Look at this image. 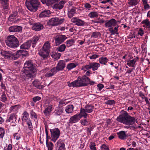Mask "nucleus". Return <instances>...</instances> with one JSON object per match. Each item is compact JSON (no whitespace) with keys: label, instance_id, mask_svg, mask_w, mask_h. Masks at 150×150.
Here are the masks:
<instances>
[{"label":"nucleus","instance_id":"obj_60","mask_svg":"<svg viewBox=\"0 0 150 150\" xmlns=\"http://www.w3.org/2000/svg\"><path fill=\"white\" fill-rule=\"evenodd\" d=\"M84 6L86 8L88 9V10H90L91 7V5L88 3H85L84 4Z\"/></svg>","mask_w":150,"mask_h":150},{"label":"nucleus","instance_id":"obj_58","mask_svg":"<svg viewBox=\"0 0 150 150\" xmlns=\"http://www.w3.org/2000/svg\"><path fill=\"white\" fill-rule=\"evenodd\" d=\"M4 129L2 128H0V138H2L4 136Z\"/></svg>","mask_w":150,"mask_h":150},{"label":"nucleus","instance_id":"obj_39","mask_svg":"<svg viewBox=\"0 0 150 150\" xmlns=\"http://www.w3.org/2000/svg\"><path fill=\"white\" fill-rule=\"evenodd\" d=\"M139 2L138 0H129L128 4L130 6H133L136 5Z\"/></svg>","mask_w":150,"mask_h":150},{"label":"nucleus","instance_id":"obj_46","mask_svg":"<svg viewBox=\"0 0 150 150\" xmlns=\"http://www.w3.org/2000/svg\"><path fill=\"white\" fill-rule=\"evenodd\" d=\"M19 108H20L19 105H15L11 107L10 108V110L11 112H15L17 111Z\"/></svg>","mask_w":150,"mask_h":150},{"label":"nucleus","instance_id":"obj_9","mask_svg":"<svg viewBox=\"0 0 150 150\" xmlns=\"http://www.w3.org/2000/svg\"><path fill=\"white\" fill-rule=\"evenodd\" d=\"M67 39V37L62 35H57L54 38L55 43L56 46L59 45Z\"/></svg>","mask_w":150,"mask_h":150},{"label":"nucleus","instance_id":"obj_26","mask_svg":"<svg viewBox=\"0 0 150 150\" xmlns=\"http://www.w3.org/2000/svg\"><path fill=\"white\" fill-rule=\"evenodd\" d=\"M57 146L59 147L58 150H65V145L63 141L59 139L57 141Z\"/></svg>","mask_w":150,"mask_h":150},{"label":"nucleus","instance_id":"obj_57","mask_svg":"<svg viewBox=\"0 0 150 150\" xmlns=\"http://www.w3.org/2000/svg\"><path fill=\"white\" fill-rule=\"evenodd\" d=\"M23 50H20L16 52V55H18V57L22 56V54L23 52Z\"/></svg>","mask_w":150,"mask_h":150},{"label":"nucleus","instance_id":"obj_45","mask_svg":"<svg viewBox=\"0 0 150 150\" xmlns=\"http://www.w3.org/2000/svg\"><path fill=\"white\" fill-rule=\"evenodd\" d=\"M74 40L73 39H70L67 40L66 42L67 46L69 47L72 46L74 42Z\"/></svg>","mask_w":150,"mask_h":150},{"label":"nucleus","instance_id":"obj_28","mask_svg":"<svg viewBox=\"0 0 150 150\" xmlns=\"http://www.w3.org/2000/svg\"><path fill=\"white\" fill-rule=\"evenodd\" d=\"M33 84L34 86L39 89H41L44 87L41 84L40 82L38 80H34L33 82Z\"/></svg>","mask_w":150,"mask_h":150},{"label":"nucleus","instance_id":"obj_44","mask_svg":"<svg viewBox=\"0 0 150 150\" xmlns=\"http://www.w3.org/2000/svg\"><path fill=\"white\" fill-rule=\"evenodd\" d=\"M77 65V64H76L74 63H69L67 64V68L69 70L75 67Z\"/></svg>","mask_w":150,"mask_h":150},{"label":"nucleus","instance_id":"obj_11","mask_svg":"<svg viewBox=\"0 0 150 150\" xmlns=\"http://www.w3.org/2000/svg\"><path fill=\"white\" fill-rule=\"evenodd\" d=\"M81 115V112H80L79 114H76L71 116L69 120V123L73 124L78 122L81 117H83Z\"/></svg>","mask_w":150,"mask_h":150},{"label":"nucleus","instance_id":"obj_54","mask_svg":"<svg viewBox=\"0 0 150 150\" xmlns=\"http://www.w3.org/2000/svg\"><path fill=\"white\" fill-rule=\"evenodd\" d=\"M59 0H48L47 4L49 5H51L53 3L57 2Z\"/></svg>","mask_w":150,"mask_h":150},{"label":"nucleus","instance_id":"obj_14","mask_svg":"<svg viewBox=\"0 0 150 150\" xmlns=\"http://www.w3.org/2000/svg\"><path fill=\"white\" fill-rule=\"evenodd\" d=\"M22 27L16 25L10 27L8 30L10 32H20L22 31Z\"/></svg>","mask_w":150,"mask_h":150},{"label":"nucleus","instance_id":"obj_37","mask_svg":"<svg viewBox=\"0 0 150 150\" xmlns=\"http://www.w3.org/2000/svg\"><path fill=\"white\" fill-rule=\"evenodd\" d=\"M16 120V117L15 114H11L8 119L9 122H12L15 123Z\"/></svg>","mask_w":150,"mask_h":150},{"label":"nucleus","instance_id":"obj_47","mask_svg":"<svg viewBox=\"0 0 150 150\" xmlns=\"http://www.w3.org/2000/svg\"><path fill=\"white\" fill-rule=\"evenodd\" d=\"M91 69V68L90 63H89L88 65H86L83 66L82 68V70L84 72H85Z\"/></svg>","mask_w":150,"mask_h":150},{"label":"nucleus","instance_id":"obj_38","mask_svg":"<svg viewBox=\"0 0 150 150\" xmlns=\"http://www.w3.org/2000/svg\"><path fill=\"white\" fill-rule=\"evenodd\" d=\"M61 55V54L59 53H53L51 55V57L54 58L55 60H57L59 59Z\"/></svg>","mask_w":150,"mask_h":150},{"label":"nucleus","instance_id":"obj_29","mask_svg":"<svg viewBox=\"0 0 150 150\" xmlns=\"http://www.w3.org/2000/svg\"><path fill=\"white\" fill-rule=\"evenodd\" d=\"M91 69H92L93 71L97 70L98 67L100 66V64L96 62L90 63Z\"/></svg>","mask_w":150,"mask_h":150},{"label":"nucleus","instance_id":"obj_62","mask_svg":"<svg viewBox=\"0 0 150 150\" xmlns=\"http://www.w3.org/2000/svg\"><path fill=\"white\" fill-rule=\"evenodd\" d=\"M99 56V55H98L96 54H93L91 56H89V57L90 59H95L98 58Z\"/></svg>","mask_w":150,"mask_h":150},{"label":"nucleus","instance_id":"obj_27","mask_svg":"<svg viewBox=\"0 0 150 150\" xmlns=\"http://www.w3.org/2000/svg\"><path fill=\"white\" fill-rule=\"evenodd\" d=\"M137 61V59L135 58L130 59L127 61V64L130 67H134Z\"/></svg>","mask_w":150,"mask_h":150},{"label":"nucleus","instance_id":"obj_32","mask_svg":"<svg viewBox=\"0 0 150 150\" xmlns=\"http://www.w3.org/2000/svg\"><path fill=\"white\" fill-rule=\"evenodd\" d=\"M141 23L144 25V27L148 28H150V21H149V20L147 19L144 20L142 21Z\"/></svg>","mask_w":150,"mask_h":150},{"label":"nucleus","instance_id":"obj_20","mask_svg":"<svg viewBox=\"0 0 150 150\" xmlns=\"http://www.w3.org/2000/svg\"><path fill=\"white\" fill-rule=\"evenodd\" d=\"M51 12L48 10H45L43 11L39 14V16L40 18H43L48 17L50 16Z\"/></svg>","mask_w":150,"mask_h":150},{"label":"nucleus","instance_id":"obj_18","mask_svg":"<svg viewBox=\"0 0 150 150\" xmlns=\"http://www.w3.org/2000/svg\"><path fill=\"white\" fill-rule=\"evenodd\" d=\"M66 2L65 1H61L59 3L55 4L53 5V8L57 9H61L63 8L64 5Z\"/></svg>","mask_w":150,"mask_h":150},{"label":"nucleus","instance_id":"obj_48","mask_svg":"<svg viewBox=\"0 0 150 150\" xmlns=\"http://www.w3.org/2000/svg\"><path fill=\"white\" fill-rule=\"evenodd\" d=\"M25 122H26V123L27 124L28 128L30 129V130H32L33 126L31 120H28L27 121H26Z\"/></svg>","mask_w":150,"mask_h":150},{"label":"nucleus","instance_id":"obj_24","mask_svg":"<svg viewBox=\"0 0 150 150\" xmlns=\"http://www.w3.org/2000/svg\"><path fill=\"white\" fill-rule=\"evenodd\" d=\"M52 105H51L48 106L43 111L44 115L46 116H49L52 111Z\"/></svg>","mask_w":150,"mask_h":150},{"label":"nucleus","instance_id":"obj_55","mask_svg":"<svg viewBox=\"0 0 150 150\" xmlns=\"http://www.w3.org/2000/svg\"><path fill=\"white\" fill-rule=\"evenodd\" d=\"M100 148L101 150H109L108 146L104 144L102 145Z\"/></svg>","mask_w":150,"mask_h":150},{"label":"nucleus","instance_id":"obj_25","mask_svg":"<svg viewBox=\"0 0 150 150\" xmlns=\"http://www.w3.org/2000/svg\"><path fill=\"white\" fill-rule=\"evenodd\" d=\"M31 43V41L30 40H29L21 45L20 46V48L21 49H28L30 47Z\"/></svg>","mask_w":150,"mask_h":150},{"label":"nucleus","instance_id":"obj_49","mask_svg":"<svg viewBox=\"0 0 150 150\" xmlns=\"http://www.w3.org/2000/svg\"><path fill=\"white\" fill-rule=\"evenodd\" d=\"M30 115L32 117V118L35 119H35H37V115L35 112L33 111V110H31Z\"/></svg>","mask_w":150,"mask_h":150},{"label":"nucleus","instance_id":"obj_41","mask_svg":"<svg viewBox=\"0 0 150 150\" xmlns=\"http://www.w3.org/2000/svg\"><path fill=\"white\" fill-rule=\"evenodd\" d=\"M66 48V45L65 44H62L57 48V51L62 52L64 51Z\"/></svg>","mask_w":150,"mask_h":150},{"label":"nucleus","instance_id":"obj_52","mask_svg":"<svg viewBox=\"0 0 150 150\" xmlns=\"http://www.w3.org/2000/svg\"><path fill=\"white\" fill-rule=\"evenodd\" d=\"M91 35V37L97 38L100 36V34L98 32H95L93 33Z\"/></svg>","mask_w":150,"mask_h":150},{"label":"nucleus","instance_id":"obj_21","mask_svg":"<svg viewBox=\"0 0 150 150\" xmlns=\"http://www.w3.org/2000/svg\"><path fill=\"white\" fill-rule=\"evenodd\" d=\"M32 28V29L36 31H38L41 30L43 28V26L40 23H35L33 24Z\"/></svg>","mask_w":150,"mask_h":150},{"label":"nucleus","instance_id":"obj_30","mask_svg":"<svg viewBox=\"0 0 150 150\" xmlns=\"http://www.w3.org/2000/svg\"><path fill=\"white\" fill-rule=\"evenodd\" d=\"M51 48L50 44L48 41H47L44 44L42 49L46 51L49 52L50 49Z\"/></svg>","mask_w":150,"mask_h":150},{"label":"nucleus","instance_id":"obj_4","mask_svg":"<svg viewBox=\"0 0 150 150\" xmlns=\"http://www.w3.org/2000/svg\"><path fill=\"white\" fill-rule=\"evenodd\" d=\"M25 4L27 8L30 11L35 12L37 10L40 5L38 0H26Z\"/></svg>","mask_w":150,"mask_h":150},{"label":"nucleus","instance_id":"obj_56","mask_svg":"<svg viewBox=\"0 0 150 150\" xmlns=\"http://www.w3.org/2000/svg\"><path fill=\"white\" fill-rule=\"evenodd\" d=\"M15 139L17 140L21 138V135L18 133H16L14 134L13 135Z\"/></svg>","mask_w":150,"mask_h":150},{"label":"nucleus","instance_id":"obj_8","mask_svg":"<svg viewBox=\"0 0 150 150\" xmlns=\"http://www.w3.org/2000/svg\"><path fill=\"white\" fill-rule=\"evenodd\" d=\"M50 132L51 133L52 141L55 142L59 138L60 132L58 128H55L50 129Z\"/></svg>","mask_w":150,"mask_h":150},{"label":"nucleus","instance_id":"obj_51","mask_svg":"<svg viewBox=\"0 0 150 150\" xmlns=\"http://www.w3.org/2000/svg\"><path fill=\"white\" fill-rule=\"evenodd\" d=\"M1 101L4 102L7 100V98L5 94L3 93L1 95Z\"/></svg>","mask_w":150,"mask_h":150},{"label":"nucleus","instance_id":"obj_23","mask_svg":"<svg viewBox=\"0 0 150 150\" xmlns=\"http://www.w3.org/2000/svg\"><path fill=\"white\" fill-rule=\"evenodd\" d=\"M57 70L55 68H53L46 73L45 76L50 77L52 76L57 72Z\"/></svg>","mask_w":150,"mask_h":150},{"label":"nucleus","instance_id":"obj_5","mask_svg":"<svg viewBox=\"0 0 150 150\" xmlns=\"http://www.w3.org/2000/svg\"><path fill=\"white\" fill-rule=\"evenodd\" d=\"M94 107L91 105H86L84 108H81L80 112L81 115L85 118H87L88 115L87 113H90L93 111Z\"/></svg>","mask_w":150,"mask_h":150},{"label":"nucleus","instance_id":"obj_59","mask_svg":"<svg viewBox=\"0 0 150 150\" xmlns=\"http://www.w3.org/2000/svg\"><path fill=\"white\" fill-rule=\"evenodd\" d=\"M41 97L39 96H36L33 97V100L35 103L37 101H38L40 100L41 99Z\"/></svg>","mask_w":150,"mask_h":150},{"label":"nucleus","instance_id":"obj_6","mask_svg":"<svg viewBox=\"0 0 150 150\" xmlns=\"http://www.w3.org/2000/svg\"><path fill=\"white\" fill-rule=\"evenodd\" d=\"M1 54L4 58L9 60H13L17 59L15 54L11 51L3 50L1 52Z\"/></svg>","mask_w":150,"mask_h":150},{"label":"nucleus","instance_id":"obj_63","mask_svg":"<svg viewBox=\"0 0 150 150\" xmlns=\"http://www.w3.org/2000/svg\"><path fill=\"white\" fill-rule=\"evenodd\" d=\"M66 104V103L64 100H61L59 102V106H62Z\"/></svg>","mask_w":150,"mask_h":150},{"label":"nucleus","instance_id":"obj_2","mask_svg":"<svg viewBox=\"0 0 150 150\" xmlns=\"http://www.w3.org/2000/svg\"><path fill=\"white\" fill-rule=\"evenodd\" d=\"M88 81H90V79L87 77L86 75H83L82 77H79L77 79L71 82H67V83L69 87H78L86 86L88 84Z\"/></svg>","mask_w":150,"mask_h":150},{"label":"nucleus","instance_id":"obj_64","mask_svg":"<svg viewBox=\"0 0 150 150\" xmlns=\"http://www.w3.org/2000/svg\"><path fill=\"white\" fill-rule=\"evenodd\" d=\"M97 87L98 90L100 91L104 87V86L103 84H99L97 85Z\"/></svg>","mask_w":150,"mask_h":150},{"label":"nucleus","instance_id":"obj_42","mask_svg":"<svg viewBox=\"0 0 150 150\" xmlns=\"http://www.w3.org/2000/svg\"><path fill=\"white\" fill-rule=\"evenodd\" d=\"M88 16L91 18L96 17L98 16V13L95 11H93L88 14Z\"/></svg>","mask_w":150,"mask_h":150},{"label":"nucleus","instance_id":"obj_10","mask_svg":"<svg viewBox=\"0 0 150 150\" xmlns=\"http://www.w3.org/2000/svg\"><path fill=\"white\" fill-rule=\"evenodd\" d=\"M128 115V114L126 111H124L123 113L117 117V120L125 124Z\"/></svg>","mask_w":150,"mask_h":150},{"label":"nucleus","instance_id":"obj_17","mask_svg":"<svg viewBox=\"0 0 150 150\" xmlns=\"http://www.w3.org/2000/svg\"><path fill=\"white\" fill-rule=\"evenodd\" d=\"M49 52L46 51L42 48L39 52V54L43 58V59H45L47 58L49 55Z\"/></svg>","mask_w":150,"mask_h":150},{"label":"nucleus","instance_id":"obj_3","mask_svg":"<svg viewBox=\"0 0 150 150\" xmlns=\"http://www.w3.org/2000/svg\"><path fill=\"white\" fill-rule=\"evenodd\" d=\"M5 42L7 46L10 48H16L19 46L18 40L13 35L8 36Z\"/></svg>","mask_w":150,"mask_h":150},{"label":"nucleus","instance_id":"obj_34","mask_svg":"<svg viewBox=\"0 0 150 150\" xmlns=\"http://www.w3.org/2000/svg\"><path fill=\"white\" fill-rule=\"evenodd\" d=\"M39 36H35L32 38L31 41V43L32 44V46L34 48L35 46V45L36 44L38 41L39 39Z\"/></svg>","mask_w":150,"mask_h":150},{"label":"nucleus","instance_id":"obj_43","mask_svg":"<svg viewBox=\"0 0 150 150\" xmlns=\"http://www.w3.org/2000/svg\"><path fill=\"white\" fill-rule=\"evenodd\" d=\"M48 140H46V144L48 148V150H52L53 144L51 142L48 143Z\"/></svg>","mask_w":150,"mask_h":150},{"label":"nucleus","instance_id":"obj_35","mask_svg":"<svg viewBox=\"0 0 150 150\" xmlns=\"http://www.w3.org/2000/svg\"><path fill=\"white\" fill-rule=\"evenodd\" d=\"M74 107L72 105H70L67 106L65 110L66 112L68 113H70L72 112Z\"/></svg>","mask_w":150,"mask_h":150},{"label":"nucleus","instance_id":"obj_13","mask_svg":"<svg viewBox=\"0 0 150 150\" xmlns=\"http://www.w3.org/2000/svg\"><path fill=\"white\" fill-rule=\"evenodd\" d=\"M71 21L72 22L74 23L75 25L79 26H83L85 23L84 21L76 17L73 18L72 19Z\"/></svg>","mask_w":150,"mask_h":150},{"label":"nucleus","instance_id":"obj_31","mask_svg":"<svg viewBox=\"0 0 150 150\" xmlns=\"http://www.w3.org/2000/svg\"><path fill=\"white\" fill-rule=\"evenodd\" d=\"M99 62L101 64L106 65L107 63L108 62V59L106 57H102L99 59Z\"/></svg>","mask_w":150,"mask_h":150},{"label":"nucleus","instance_id":"obj_33","mask_svg":"<svg viewBox=\"0 0 150 150\" xmlns=\"http://www.w3.org/2000/svg\"><path fill=\"white\" fill-rule=\"evenodd\" d=\"M22 115L23 117L22 120L23 122H25L26 121L29 120L28 119L29 114L27 111H24Z\"/></svg>","mask_w":150,"mask_h":150},{"label":"nucleus","instance_id":"obj_16","mask_svg":"<svg viewBox=\"0 0 150 150\" xmlns=\"http://www.w3.org/2000/svg\"><path fill=\"white\" fill-rule=\"evenodd\" d=\"M137 120L134 117H131L128 115L125 124L128 125H132L134 124Z\"/></svg>","mask_w":150,"mask_h":150},{"label":"nucleus","instance_id":"obj_22","mask_svg":"<svg viewBox=\"0 0 150 150\" xmlns=\"http://www.w3.org/2000/svg\"><path fill=\"white\" fill-rule=\"evenodd\" d=\"M63 109L62 107H57L54 112V115L55 116H59L60 115L63 113Z\"/></svg>","mask_w":150,"mask_h":150},{"label":"nucleus","instance_id":"obj_53","mask_svg":"<svg viewBox=\"0 0 150 150\" xmlns=\"http://www.w3.org/2000/svg\"><path fill=\"white\" fill-rule=\"evenodd\" d=\"M81 123L83 126H87L89 124L88 122L86 119L81 120Z\"/></svg>","mask_w":150,"mask_h":150},{"label":"nucleus","instance_id":"obj_50","mask_svg":"<svg viewBox=\"0 0 150 150\" xmlns=\"http://www.w3.org/2000/svg\"><path fill=\"white\" fill-rule=\"evenodd\" d=\"M96 144L94 142H91L89 145V147L91 150H96Z\"/></svg>","mask_w":150,"mask_h":150},{"label":"nucleus","instance_id":"obj_15","mask_svg":"<svg viewBox=\"0 0 150 150\" xmlns=\"http://www.w3.org/2000/svg\"><path fill=\"white\" fill-rule=\"evenodd\" d=\"M65 62L64 60L59 61L56 66L54 68H55L56 69L57 72L59 71L62 70L65 67Z\"/></svg>","mask_w":150,"mask_h":150},{"label":"nucleus","instance_id":"obj_19","mask_svg":"<svg viewBox=\"0 0 150 150\" xmlns=\"http://www.w3.org/2000/svg\"><path fill=\"white\" fill-rule=\"evenodd\" d=\"M117 22L114 19H112L105 23V26L107 27L115 26L117 25Z\"/></svg>","mask_w":150,"mask_h":150},{"label":"nucleus","instance_id":"obj_40","mask_svg":"<svg viewBox=\"0 0 150 150\" xmlns=\"http://www.w3.org/2000/svg\"><path fill=\"white\" fill-rule=\"evenodd\" d=\"M76 13L75 9L74 8H72L69 11L68 16L69 18H71L73 16L74 14Z\"/></svg>","mask_w":150,"mask_h":150},{"label":"nucleus","instance_id":"obj_7","mask_svg":"<svg viewBox=\"0 0 150 150\" xmlns=\"http://www.w3.org/2000/svg\"><path fill=\"white\" fill-rule=\"evenodd\" d=\"M64 21V19L63 18H53L47 22V24L50 25H57L62 23Z\"/></svg>","mask_w":150,"mask_h":150},{"label":"nucleus","instance_id":"obj_1","mask_svg":"<svg viewBox=\"0 0 150 150\" xmlns=\"http://www.w3.org/2000/svg\"><path fill=\"white\" fill-rule=\"evenodd\" d=\"M36 69L32 61L28 60L25 62L21 76L25 80L32 78L34 75Z\"/></svg>","mask_w":150,"mask_h":150},{"label":"nucleus","instance_id":"obj_36","mask_svg":"<svg viewBox=\"0 0 150 150\" xmlns=\"http://www.w3.org/2000/svg\"><path fill=\"white\" fill-rule=\"evenodd\" d=\"M119 138L121 139H124L126 137L125 132L124 131H121L117 133Z\"/></svg>","mask_w":150,"mask_h":150},{"label":"nucleus","instance_id":"obj_12","mask_svg":"<svg viewBox=\"0 0 150 150\" xmlns=\"http://www.w3.org/2000/svg\"><path fill=\"white\" fill-rule=\"evenodd\" d=\"M18 15L17 12H14L13 14L10 15L9 18V21L12 22L13 23H16L20 21V19L17 18Z\"/></svg>","mask_w":150,"mask_h":150},{"label":"nucleus","instance_id":"obj_61","mask_svg":"<svg viewBox=\"0 0 150 150\" xmlns=\"http://www.w3.org/2000/svg\"><path fill=\"white\" fill-rule=\"evenodd\" d=\"M114 103L115 101L114 100H108L106 102V104L110 105H112Z\"/></svg>","mask_w":150,"mask_h":150}]
</instances>
